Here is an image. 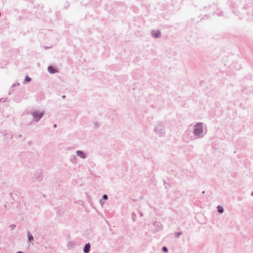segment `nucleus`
<instances>
[{
  "label": "nucleus",
  "instance_id": "7c9ffc66",
  "mask_svg": "<svg viewBox=\"0 0 253 253\" xmlns=\"http://www.w3.org/2000/svg\"><path fill=\"white\" fill-rule=\"evenodd\" d=\"M100 203H101V204H103V201H102V200H100Z\"/></svg>",
  "mask_w": 253,
  "mask_h": 253
},
{
  "label": "nucleus",
  "instance_id": "2eb2a0df",
  "mask_svg": "<svg viewBox=\"0 0 253 253\" xmlns=\"http://www.w3.org/2000/svg\"><path fill=\"white\" fill-rule=\"evenodd\" d=\"M31 80H32V79L30 77H29L28 76H26V77L25 78V82H26L27 83H29V82H31Z\"/></svg>",
  "mask_w": 253,
  "mask_h": 253
},
{
  "label": "nucleus",
  "instance_id": "f3484780",
  "mask_svg": "<svg viewBox=\"0 0 253 253\" xmlns=\"http://www.w3.org/2000/svg\"><path fill=\"white\" fill-rule=\"evenodd\" d=\"M100 126V124L97 123V122H95L94 124V126H93V128H98Z\"/></svg>",
  "mask_w": 253,
  "mask_h": 253
},
{
  "label": "nucleus",
  "instance_id": "f8f14e48",
  "mask_svg": "<svg viewBox=\"0 0 253 253\" xmlns=\"http://www.w3.org/2000/svg\"><path fill=\"white\" fill-rule=\"evenodd\" d=\"M27 237L29 242H31L34 241V237L29 231H28L27 232Z\"/></svg>",
  "mask_w": 253,
  "mask_h": 253
},
{
  "label": "nucleus",
  "instance_id": "bb28decb",
  "mask_svg": "<svg viewBox=\"0 0 253 253\" xmlns=\"http://www.w3.org/2000/svg\"><path fill=\"white\" fill-rule=\"evenodd\" d=\"M57 127V125L56 124H54L53 125V127L54 128H56Z\"/></svg>",
  "mask_w": 253,
  "mask_h": 253
},
{
  "label": "nucleus",
  "instance_id": "2f4dec72",
  "mask_svg": "<svg viewBox=\"0 0 253 253\" xmlns=\"http://www.w3.org/2000/svg\"><path fill=\"white\" fill-rule=\"evenodd\" d=\"M251 195L252 196H253V191L252 192Z\"/></svg>",
  "mask_w": 253,
  "mask_h": 253
},
{
  "label": "nucleus",
  "instance_id": "6e6552de",
  "mask_svg": "<svg viewBox=\"0 0 253 253\" xmlns=\"http://www.w3.org/2000/svg\"><path fill=\"white\" fill-rule=\"evenodd\" d=\"M91 245L89 243L86 244L83 249L84 253H89L90 251Z\"/></svg>",
  "mask_w": 253,
  "mask_h": 253
},
{
  "label": "nucleus",
  "instance_id": "412c9836",
  "mask_svg": "<svg viewBox=\"0 0 253 253\" xmlns=\"http://www.w3.org/2000/svg\"><path fill=\"white\" fill-rule=\"evenodd\" d=\"M136 216V214L134 212H132V218L133 219L134 221H135Z\"/></svg>",
  "mask_w": 253,
  "mask_h": 253
},
{
  "label": "nucleus",
  "instance_id": "1a4fd4ad",
  "mask_svg": "<svg viewBox=\"0 0 253 253\" xmlns=\"http://www.w3.org/2000/svg\"><path fill=\"white\" fill-rule=\"evenodd\" d=\"M47 70L50 74H54L58 72L57 69L52 66H49L47 67Z\"/></svg>",
  "mask_w": 253,
  "mask_h": 253
},
{
  "label": "nucleus",
  "instance_id": "4be33fe9",
  "mask_svg": "<svg viewBox=\"0 0 253 253\" xmlns=\"http://www.w3.org/2000/svg\"><path fill=\"white\" fill-rule=\"evenodd\" d=\"M138 213H139V214L140 215V216L141 217L143 216V212L141 211H139V212H138Z\"/></svg>",
  "mask_w": 253,
  "mask_h": 253
},
{
  "label": "nucleus",
  "instance_id": "a878e982",
  "mask_svg": "<svg viewBox=\"0 0 253 253\" xmlns=\"http://www.w3.org/2000/svg\"><path fill=\"white\" fill-rule=\"evenodd\" d=\"M5 101L4 98H1L0 99V102H4Z\"/></svg>",
  "mask_w": 253,
  "mask_h": 253
},
{
  "label": "nucleus",
  "instance_id": "f257e3e1",
  "mask_svg": "<svg viewBox=\"0 0 253 253\" xmlns=\"http://www.w3.org/2000/svg\"><path fill=\"white\" fill-rule=\"evenodd\" d=\"M193 133L196 138H202L204 136L203 126L202 123H198L194 126Z\"/></svg>",
  "mask_w": 253,
  "mask_h": 253
},
{
  "label": "nucleus",
  "instance_id": "6ab92c4d",
  "mask_svg": "<svg viewBox=\"0 0 253 253\" xmlns=\"http://www.w3.org/2000/svg\"><path fill=\"white\" fill-rule=\"evenodd\" d=\"M162 251L165 253H167L168 252V249L167 248V247L164 246L162 248Z\"/></svg>",
  "mask_w": 253,
  "mask_h": 253
},
{
  "label": "nucleus",
  "instance_id": "473e14b6",
  "mask_svg": "<svg viewBox=\"0 0 253 253\" xmlns=\"http://www.w3.org/2000/svg\"><path fill=\"white\" fill-rule=\"evenodd\" d=\"M21 136H22V135H21V134H20V135H19V137H21Z\"/></svg>",
  "mask_w": 253,
  "mask_h": 253
},
{
  "label": "nucleus",
  "instance_id": "4468645a",
  "mask_svg": "<svg viewBox=\"0 0 253 253\" xmlns=\"http://www.w3.org/2000/svg\"><path fill=\"white\" fill-rule=\"evenodd\" d=\"M217 211L218 212L222 213L224 212V209L220 206H218L217 207Z\"/></svg>",
  "mask_w": 253,
  "mask_h": 253
},
{
  "label": "nucleus",
  "instance_id": "f03ea898",
  "mask_svg": "<svg viewBox=\"0 0 253 253\" xmlns=\"http://www.w3.org/2000/svg\"><path fill=\"white\" fill-rule=\"evenodd\" d=\"M31 114L33 117V120L36 122H39L44 115L43 112H40L37 111H32Z\"/></svg>",
  "mask_w": 253,
  "mask_h": 253
},
{
  "label": "nucleus",
  "instance_id": "c756f323",
  "mask_svg": "<svg viewBox=\"0 0 253 253\" xmlns=\"http://www.w3.org/2000/svg\"><path fill=\"white\" fill-rule=\"evenodd\" d=\"M65 97H66V96H65V95H63V96H62V98L63 99L65 98Z\"/></svg>",
  "mask_w": 253,
  "mask_h": 253
},
{
  "label": "nucleus",
  "instance_id": "aec40b11",
  "mask_svg": "<svg viewBox=\"0 0 253 253\" xmlns=\"http://www.w3.org/2000/svg\"><path fill=\"white\" fill-rule=\"evenodd\" d=\"M108 199V197L106 194H104L102 196V200H107Z\"/></svg>",
  "mask_w": 253,
  "mask_h": 253
},
{
  "label": "nucleus",
  "instance_id": "7ed1b4c3",
  "mask_svg": "<svg viewBox=\"0 0 253 253\" xmlns=\"http://www.w3.org/2000/svg\"><path fill=\"white\" fill-rule=\"evenodd\" d=\"M244 13H246V14L241 16V19H244L247 21H252L253 19V13L252 12L249 13L246 9H243L242 14H244Z\"/></svg>",
  "mask_w": 253,
  "mask_h": 253
},
{
  "label": "nucleus",
  "instance_id": "423d86ee",
  "mask_svg": "<svg viewBox=\"0 0 253 253\" xmlns=\"http://www.w3.org/2000/svg\"><path fill=\"white\" fill-rule=\"evenodd\" d=\"M35 178L38 181H41L43 179V174L40 170H37L35 173Z\"/></svg>",
  "mask_w": 253,
  "mask_h": 253
},
{
  "label": "nucleus",
  "instance_id": "393cba45",
  "mask_svg": "<svg viewBox=\"0 0 253 253\" xmlns=\"http://www.w3.org/2000/svg\"><path fill=\"white\" fill-rule=\"evenodd\" d=\"M19 83H17V84H13L12 87H14V86H16V85H19Z\"/></svg>",
  "mask_w": 253,
  "mask_h": 253
},
{
  "label": "nucleus",
  "instance_id": "72a5a7b5",
  "mask_svg": "<svg viewBox=\"0 0 253 253\" xmlns=\"http://www.w3.org/2000/svg\"><path fill=\"white\" fill-rule=\"evenodd\" d=\"M164 183H165V184H166V181H165V180H164Z\"/></svg>",
  "mask_w": 253,
  "mask_h": 253
},
{
  "label": "nucleus",
  "instance_id": "a211bd4d",
  "mask_svg": "<svg viewBox=\"0 0 253 253\" xmlns=\"http://www.w3.org/2000/svg\"><path fill=\"white\" fill-rule=\"evenodd\" d=\"M16 227V225L14 224H11L10 226H9V228L11 230H14Z\"/></svg>",
  "mask_w": 253,
  "mask_h": 253
},
{
  "label": "nucleus",
  "instance_id": "9d476101",
  "mask_svg": "<svg viewBox=\"0 0 253 253\" xmlns=\"http://www.w3.org/2000/svg\"><path fill=\"white\" fill-rule=\"evenodd\" d=\"M76 154H77V156H78L79 157H80V158H81L82 159H85L86 157L85 153L81 150L77 151Z\"/></svg>",
  "mask_w": 253,
  "mask_h": 253
},
{
  "label": "nucleus",
  "instance_id": "b1692460",
  "mask_svg": "<svg viewBox=\"0 0 253 253\" xmlns=\"http://www.w3.org/2000/svg\"><path fill=\"white\" fill-rule=\"evenodd\" d=\"M76 159V157L74 156L73 158L71 159V161L72 162H73V160Z\"/></svg>",
  "mask_w": 253,
  "mask_h": 253
},
{
  "label": "nucleus",
  "instance_id": "39448f33",
  "mask_svg": "<svg viewBox=\"0 0 253 253\" xmlns=\"http://www.w3.org/2000/svg\"><path fill=\"white\" fill-rule=\"evenodd\" d=\"M151 34V36L155 38H159L161 36V33L160 30L157 31L152 30Z\"/></svg>",
  "mask_w": 253,
  "mask_h": 253
},
{
  "label": "nucleus",
  "instance_id": "dca6fc26",
  "mask_svg": "<svg viewBox=\"0 0 253 253\" xmlns=\"http://www.w3.org/2000/svg\"><path fill=\"white\" fill-rule=\"evenodd\" d=\"M182 232H176L175 233V236L176 238H179Z\"/></svg>",
  "mask_w": 253,
  "mask_h": 253
},
{
  "label": "nucleus",
  "instance_id": "c85d7f7f",
  "mask_svg": "<svg viewBox=\"0 0 253 253\" xmlns=\"http://www.w3.org/2000/svg\"><path fill=\"white\" fill-rule=\"evenodd\" d=\"M17 253H23L22 251H18L17 252Z\"/></svg>",
  "mask_w": 253,
  "mask_h": 253
},
{
  "label": "nucleus",
  "instance_id": "cd10ccee",
  "mask_svg": "<svg viewBox=\"0 0 253 253\" xmlns=\"http://www.w3.org/2000/svg\"><path fill=\"white\" fill-rule=\"evenodd\" d=\"M218 15L219 16H222V15H222V12H221V13H219V14H218Z\"/></svg>",
  "mask_w": 253,
  "mask_h": 253
},
{
  "label": "nucleus",
  "instance_id": "5701e85b",
  "mask_svg": "<svg viewBox=\"0 0 253 253\" xmlns=\"http://www.w3.org/2000/svg\"><path fill=\"white\" fill-rule=\"evenodd\" d=\"M237 199H238V201H242V197L239 196V197H238L237 198Z\"/></svg>",
  "mask_w": 253,
  "mask_h": 253
},
{
  "label": "nucleus",
  "instance_id": "9b49d317",
  "mask_svg": "<svg viewBox=\"0 0 253 253\" xmlns=\"http://www.w3.org/2000/svg\"><path fill=\"white\" fill-rule=\"evenodd\" d=\"M67 246L68 249L71 250L75 248L76 244L73 241H69L67 243Z\"/></svg>",
  "mask_w": 253,
  "mask_h": 253
},
{
  "label": "nucleus",
  "instance_id": "0eeeda50",
  "mask_svg": "<svg viewBox=\"0 0 253 253\" xmlns=\"http://www.w3.org/2000/svg\"><path fill=\"white\" fill-rule=\"evenodd\" d=\"M154 130L156 132H157L161 135H162V134H164V133H165L164 129L163 127L161 126H156L154 128Z\"/></svg>",
  "mask_w": 253,
  "mask_h": 253
},
{
  "label": "nucleus",
  "instance_id": "ddd939ff",
  "mask_svg": "<svg viewBox=\"0 0 253 253\" xmlns=\"http://www.w3.org/2000/svg\"><path fill=\"white\" fill-rule=\"evenodd\" d=\"M4 135L5 136L6 138L9 140H11L12 138V134L11 132L5 133Z\"/></svg>",
  "mask_w": 253,
  "mask_h": 253
},
{
  "label": "nucleus",
  "instance_id": "20e7f679",
  "mask_svg": "<svg viewBox=\"0 0 253 253\" xmlns=\"http://www.w3.org/2000/svg\"><path fill=\"white\" fill-rule=\"evenodd\" d=\"M153 226L155 227L154 228V232H159L162 230L163 228L162 224L158 221H155L153 223Z\"/></svg>",
  "mask_w": 253,
  "mask_h": 253
}]
</instances>
